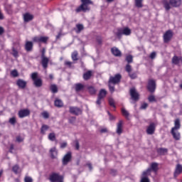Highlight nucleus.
<instances>
[{
  "label": "nucleus",
  "mask_w": 182,
  "mask_h": 182,
  "mask_svg": "<svg viewBox=\"0 0 182 182\" xmlns=\"http://www.w3.org/2000/svg\"><path fill=\"white\" fill-rule=\"evenodd\" d=\"M162 4L166 11H170L171 6L173 8H179V6H181L182 0H169V2L168 0H163Z\"/></svg>",
  "instance_id": "1"
},
{
  "label": "nucleus",
  "mask_w": 182,
  "mask_h": 182,
  "mask_svg": "<svg viewBox=\"0 0 182 182\" xmlns=\"http://www.w3.org/2000/svg\"><path fill=\"white\" fill-rule=\"evenodd\" d=\"M31 78L35 87H42V86H43V80H42V78L39 77L38 73L35 72L31 73Z\"/></svg>",
  "instance_id": "2"
},
{
  "label": "nucleus",
  "mask_w": 182,
  "mask_h": 182,
  "mask_svg": "<svg viewBox=\"0 0 182 182\" xmlns=\"http://www.w3.org/2000/svg\"><path fill=\"white\" fill-rule=\"evenodd\" d=\"M81 2L82 4L75 9V12H82H82H86V11H90V9L87 5H92L93 4L90 0H81Z\"/></svg>",
  "instance_id": "3"
},
{
  "label": "nucleus",
  "mask_w": 182,
  "mask_h": 182,
  "mask_svg": "<svg viewBox=\"0 0 182 182\" xmlns=\"http://www.w3.org/2000/svg\"><path fill=\"white\" fill-rule=\"evenodd\" d=\"M64 178L63 176L60 175V173L52 172L49 174L48 180L50 182H64Z\"/></svg>",
  "instance_id": "4"
},
{
  "label": "nucleus",
  "mask_w": 182,
  "mask_h": 182,
  "mask_svg": "<svg viewBox=\"0 0 182 182\" xmlns=\"http://www.w3.org/2000/svg\"><path fill=\"white\" fill-rule=\"evenodd\" d=\"M114 35L118 38V39H122V35H125V36H129V35H132V30L129 27L117 28V31L114 33Z\"/></svg>",
  "instance_id": "5"
},
{
  "label": "nucleus",
  "mask_w": 182,
  "mask_h": 182,
  "mask_svg": "<svg viewBox=\"0 0 182 182\" xmlns=\"http://www.w3.org/2000/svg\"><path fill=\"white\" fill-rule=\"evenodd\" d=\"M156 87L157 85L156 84V81L154 80L150 79L148 80L146 89L148 91H149L150 93H154V92H156Z\"/></svg>",
  "instance_id": "6"
},
{
  "label": "nucleus",
  "mask_w": 182,
  "mask_h": 182,
  "mask_svg": "<svg viewBox=\"0 0 182 182\" xmlns=\"http://www.w3.org/2000/svg\"><path fill=\"white\" fill-rule=\"evenodd\" d=\"M122 80V75L120 74H116L114 76L109 77L108 83L109 85H118V83Z\"/></svg>",
  "instance_id": "7"
},
{
  "label": "nucleus",
  "mask_w": 182,
  "mask_h": 182,
  "mask_svg": "<svg viewBox=\"0 0 182 182\" xmlns=\"http://www.w3.org/2000/svg\"><path fill=\"white\" fill-rule=\"evenodd\" d=\"M33 42L36 43H48V41H49V37L48 36H34L33 38Z\"/></svg>",
  "instance_id": "8"
},
{
  "label": "nucleus",
  "mask_w": 182,
  "mask_h": 182,
  "mask_svg": "<svg viewBox=\"0 0 182 182\" xmlns=\"http://www.w3.org/2000/svg\"><path fill=\"white\" fill-rule=\"evenodd\" d=\"M129 95L134 102H137L140 99V95L136 90V88L132 87L129 90Z\"/></svg>",
  "instance_id": "9"
},
{
  "label": "nucleus",
  "mask_w": 182,
  "mask_h": 182,
  "mask_svg": "<svg viewBox=\"0 0 182 182\" xmlns=\"http://www.w3.org/2000/svg\"><path fill=\"white\" fill-rule=\"evenodd\" d=\"M173 31L171 30L166 31L163 36L164 43H168V42L173 39Z\"/></svg>",
  "instance_id": "10"
},
{
  "label": "nucleus",
  "mask_w": 182,
  "mask_h": 182,
  "mask_svg": "<svg viewBox=\"0 0 182 182\" xmlns=\"http://www.w3.org/2000/svg\"><path fill=\"white\" fill-rule=\"evenodd\" d=\"M72 161V152L68 151L63 158L62 163L63 166H68V164Z\"/></svg>",
  "instance_id": "11"
},
{
  "label": "nucleus",
  "mask_w": 182,
  "mask_h": 182,
  "mask_svg": "<svg viewBox=\"0 0 182 182\" xmlns=\"http://www.w3.org/2000/svg\"><path fill=\"white\" fill-rule=\"evenodd\" d=\"M125 70L127 72L129 77L132 79H136L137 77V74L136 73H132V65L130 64H127L125 66Z\"/></svg>",
  "instance_id": "12"
},
{
  "label": "nucleus",
  "mask_w": 182,
  "mask_h": 182,
  "mask_svg": "<svg viewBox=\"0 0 182 182\" xmlns=\"http://www.w3.org/2000/svg\"><path fill=\"white\" fill-rule=\"evenodd\" d=\"M156 132V124L154 122H151L149 125L146 127V134L151 135Z\"/></svg>",
  "instance_id": "13"
},
{
  "label": "nucleus",
  "mask_w": 182,
  "mask_h": 182,
  "mask_svg": "<svg viewBox=\"0 0 182 182\" xmlns=\"http://www.w3.org/2000/svg\"><path fill=\"white\" fill-rule=\"evenodd\" d=\"M70 113L71 114H75V116H79V114H82V109L77 107H70Z\"/></svg>",
  "instance_id": "14"
},
{
  "label": "nucleus",
  "mask_w": 182,
  "mask_h": 182,
  "mask_svg": "<svg viewBox=\"0 0 182 182\" xmlns=\"http://www.w3.org/2000/svg\"><path fill=\"white\" fill-rule=\"evenodd\" d=\"M151 172V169H147L146 171H144L142 173V177L141 178V182H150V179H149V174Z\"/></svg>",
  "instance_id": "15"
},
{
  "label": "nucleus",
  "mask_w": 182,
  "mask_h": 182,
  "mask_svg": "<svg viewBox=\"0 0 182 182\" xmlns=\"http://www.w3.org/2000/svg\"><path fill=\"white\" fill-rule=\"evenodd\" d=\"M171 134H172L174 140L178 141L181 139V134L177 129H171Z\"/></svg>",
  "instance_id": "16"
},
{
  "label": "nucleus",
  "mask_w": 182,
  "mask_h": 182,
  "mask_svg": "<svg viewBox=\"0 0 182 182\" xmlns=\"http://www.w3.org/2000/svg\"><path fill=\"white\" fill-rule=\"evenodd\" d=\"M116 133L119 136L123 133V120H119L117 124Z\"/></svg>",
  "instance_id": "17"
},
{
  "label": "nucleus",
  "mask_w": 182,
  "mask_h": 182,
  "mask_svg": "<svg viewBox=\"0 0 182 182\" xmlns=\"http://www.w3.org/2000/svg\"><path fill=\"white\" fill-rule=\"evenodd\" d=\"M31 114V111L29 109H21L18 111V117L20 119H23V117H26Z\"/></svg>",
  "instance_id": "18"
},
{
  "label": "nucleus",
  "mask_w": 182,
  "mask_h": 182,
  "mask_svg": "<svg viewBox=\"0 0 182 182\" xmlns=\"http://www.w3.org/2000/svg\"><path fill=\"white\" fill-rule=\"evenodd\" d=\"M24 49L26 52H32L33 50V42L26 41L24 45Z\"/></svg>",
  "instance_id": "19"
},
{
  "label": "nucleus",
  "mask_w": 182,
  "mask_h": 182,
  "mask_svg": "<svg viewBox=\"0 0 182 182\" xmlns=\"http://www.w3.org/2000/svg\"><path fill=\"white\" fill-rule=\"evenodd\" d=\"M172 63L173 65H178V66H180L181 65H182V57L174 55L172 58Z\"/></svg>",
  "instance_id": "20"
},
{
  "label": "nucleus",
  "mask_w": 182,
  "mask_h": 182,
  "mask_svg": "<svg viewBox=\"0 0 182 182\" xmlns=\"http://www.w3.org/2000/svg\"><path fill=\"white\" fill-rule=\"evenodd\" d=\"M74 89L76 93H79V92H83V90H85V85L82 83H76L74 85Z\"/></svg>",
  "instance_id": "21"
},
{
  "label": "nucleus",
  "mask_w": 182,
  "mask_h": 182,
  "mask_svg": "<svg viewBox=\"0 0 182 182\" xmlns=\"http://www.w3.org/2000/svg\"><path fill=\"white\" fill-rule=\"evenodd\" d=\"M111 53H112V55L117 58H120V56H122V51H120V50L116 47L111 48Z\"/></svg>",
  "instance_id": "22"
},
{
  "label": "nucleus",
  "mask_w": 182,
  "mask_h": 182,
  "mask_svg": "<svg viewBox=\"0 0 182 182\" xmlns=\"http://www.w3.org/2000/svg\"><path fill=\"white\" fill-rule=\"evenodd\" d=\"M181 127V123L179 118H176L174 121V127L171 128V130H180Z\"/></svg>",
  "instance_id": "23"
},
{
  "label": "nucleus",
  "mask_w": 182,
  "mask_h": 182,
  "mask_svg": "<svg viewBox=\"0 0 182 182\" xmlns=\"http://www.w3.org/2000/svg\"><path fill=\"white\" fill-rule=\"evenodd\" d=\"M156 153L159 156H166L168 153V149L167 148H158L156 149Z\"/></svg>",
  "instance_id": "24"
},
{
  "label": "nucleus",
  "mask_w": 182,
  "mask_h": 182,
  "mask_svg": "<svg viewBox=\"0 0 182 182\" xmlns=\"http://www.w3.org/2000/svg\"><path fill=\"white\" fill-rule=\"evenodd\" d=\"M49 64V58L48 57H41V65L44 69L48 68Z\"/></svg>",
  "instance_id": "25"
},
{
  "label": "nucleus",
  "mask_w": 182,
  "mask_h": 182,
  "mask_svg": "<svg viewBox=\"0 0 182 182\" xmlns=\"http://www.w3.org/2000/svg\"><path fill=\"white\" fill-rule=\"evenodd\" d=\"M33 15L29 13H26L23 14L24 22H31V21H33Z\"/></svg>",
  "instance_id": "26"
},
{
  "label": "nucleus",
  "mask_w": 182,
  "mask_h": 182,
  "mask_svg": "<svg viewBox=\"0 0 182 182\" xmlns=\"http://www.w3.org/2000/svg\"><path fill=\"white\" fill-rule=\"evenodd\" d=\"M92 76H93V72L92 70H88L83 74L82 77L84 80H89Z\"/></svg>",
  "instance_id": "27"
},
{
  "label": "nucleus",
  "mask_w": 182,
  "mask_h": 182,
  "mask_svg": "<svg viewBox=\"0 0 182 182\" xmlns=\"http://www.w3.org/2000/svg\"><path fill=\"white\" fill-rule=\"evenodd\" d=\"M16 85L21 89H25L26 87V81L21 79H18L16 82Z\"/></svg>",
  "instance_id": "28"
},
{
  "label": "nucleus",
  "mask_w": 182,
  "mask_h": 182,
  "mask_svg": "<svg viewBox=\"0 0 182 182\" xmlns=\"http://www.w3.org/2000/svg\"><path fill=\"white\" fill-rule=\"evenodd\" d=\"M181 173H182V166L181 164H177L175 172H174V176L177 177V176H180Z\"/></svg>",
  "instance_id": "29"
},
{
  "label": "nucleus",
  "mask_w": 182,
  "mask_h": 182,
  "mask_svg": "<svg viewBox=\"0 0 182 182\" xmlns=\"http://www.w3.org/2000/svg\"><path fill=\"white\" fill-rule=\"evenodd\" d=\"M50 154L51 159H56V156H58V150H56V147L51 148L50 149Z\"/></svg>",
  "instance_id": "30"
},
{
  "label": "nucleus",
  "mask_w": 182,
  "mask_h": 182,
  "mask_svg": "<svg viewBox=\"0 0 182 182\" xmlns=\"http://www.w3.org/2000/svg\"><path fill=\"white\" fill-rule=\"evenodd\" d=\"M106 95H107V91H106L105 89H101L97 97L100 99H105V97H106Z\"/></svg>",
  "instance_id": "31"
},
{
  "label": "nucleus",
  "mask_w": 182,
  "mask_h": 182,
  "mask_svg": "<svg viewBox=\"0 0 182 182\" xmlns=\"http://www.w3.org/2000/svg\"><path fill=\"white\" fill-rule=\"evenodd\" d=\"M149 170H153L154 173H157V171H159V164L153 162L151 164V168H149Z\"/></svg>",
  "instance_id": "32"
},
{
  "label": "nucleus",
  "mask_w": 182,
  "mask_h": 182,
  "mask_svg": "<svg viewBox=\"0 0 182 182\" xmlns=\"http://www.w3.org/2000/svg\"><path fill=\"white\" fill-rule=\"evenodd\" d=\"M54 106H55V107H63V102L61 100L55 99Z\"/></svg>",
  "instance_id": "33"
},
{
  "label": "nucleus",
  "mask_w": 182,
  "mask_h": 182,
  "mask_svg": "<svg viewBox=\"0 0 182 182\" xmlns=\"http://www.w3.org/2000/svg\"><path fill=\"white\" fill-rule=\"evenodd\" d=\"M50 92H52L53 93H58V85H55V84H52L50 85Z\"/></svg>",
  "instance_id": "34"
},
{
  "label": "nucleus",
  "mask_w": 182,
  "mask_h": 182,
  "mask_svg": "<svg viewBox=\"0 0 182 182\" xmlns=\"http://www.w3.org/2000/svg\"><path fill=\"white\" fill-rule=\"evenodd\" d=\"M49 130V126L46 124H43L41 128V134H46V132Z\"/></svg>",
  "instance_id": "35"
},
{
  "label": "nucleus",
  "mask_w": 182,
  "mask_h": 182,
  "mask_svg": "<svg viewBox=\"0 0 182 182\" xmlns=\"http://www.w3.org/2000/svg\"><path fill=\"white\" fill-rule=\"evenodd\" d=\"M48 139L50 140V141H55V144H58V140H56V135L55 133H50L48 134Z\"/></svg>",
  "instance_id": "36"
},
{
  "label": "nucleus",
  "mask_w": 182,
  "mask_h": 182,
  "mask_svg": "<svg viewBox=\"0 0 182 182\" xmlns=\"http://www.w3.org/2000/svg\"><path fill=\"white\" fill-rule=\"evenodd\" d=\"M76 28H77V29H75L76 33H80V31L85 29V26H83V24H80V23L76 24Z\"/></svg>",
  "instance_id": "37"
},
{
  "label": "nucleus",
  "mask_w": 182,
  "mask_h": 182,
  "mask_svg": "<svg viewBox=\"0 0 182 182\" xmlns=\"http://www.w3.org/2000/svg\"><path fill=\"white\" fill-rule=\"evenodd\" d=\"M79 53H77V50L74 51L72 54H71V59L72 60H73V62H76V60H79V58H77Z\"/></svg>",
  "instance_id": "38"
},
{
  "label": "nucleus",
  "mask_w": 182,
  "mask_h": 182,
  "mask_svg": "<svg viewBox=\"0 0 182 182\" xmlns=\"http://www.w3.org/2000/svg\"><path fill=\"white\" fill-rule=\"evenodd\" d=\"M87 90L90 93V95H96V88H95V87L93 86H88L87 87Z\"/></svg>",
  "instance_id": "39"
},
{
  "label": "nucleus",
  "mask_w": 182,
  "mask_h": 182,
  "mask_svg": "<svg viewBox=\"0 0 182 182\" xmlns=\"http://www.w3.org/2000/svg\"><path fill=\"white\" fill-rule=\"evenodd\" d=\"M144 0H134L135 6L136 8H143Z\"/></svg>",
  "instance_id": "40"
},
{
  "label": "nucleus",
  "mask_w": 182,
  "mask_h": 182,
  "mask_svg": "<svg viewBox=\"0 0 182 182\" xmlns=\"http://www.w3.org/2000/svg\"><path fill=\"white\" fill-rule=\"evenodd\" d=\"M125 60L127 62V65H130V63H133V55H128L125 58Z\"/></svg>",
  "instance_id": "41"
},
{
  "label": "nucleus",
  "mask_w": 182,
  "mask_h": 182,
  "mask_svg": "<svg viewBox=\"0 0 182 182\" xmlns=\"http://www.w3.org/2000/svg\"><path fill=\"white\" fill-rule=\"evenodd\" d=\"M19 170H21V168H19V165L18 164H16L12 167V171L14 174H18V173H19Z\"/></svg>",
  "instance_id": "42"
},
{
  "label": "nucleus",
  "mask_w": 182,
  "mask_h": 182,
  "mask_svg": "<svg viewBox=\"0 0 182 182\" xmlns=\"http://www.w3.org/2000/svg\"><path fill=\"white\" fill-rule=\"evenodd\" d=\"M122 112V116H124V117H126V119H129V116H130V114L128 112L127 110H126V109L122 108L121 109Z\"/></svg>",
  "instance_id": "43"
},
{
  "label": "nucleus",
  "mask_w": 182,
  "mask_h": 182,
  "mask_svg": "<svg viewBox=\"0 0 182 182\" xmlns=\"http://www.w3.org/2000/svg\"><path fill=\"white\" fill-rule=\"evenodd\" d=\"M108 103L111 107H114V109H116V104L114 103V100L113 98H109L108 100Z\"/></svg>",
  "instance_id": "44"
},
{
  "label": "nucleus",
  "mask_w": 182,
  "mask_h": 182,
  "mask_svg": "<svg viewBox=\"0 0 182 182\" xmlns=\"http://www.w3.org/2000/svg\"><path fill=\"white\" fill-rule=\"evenodd\" d=\"M10 75L12 77H18L19 76V73H18V70H11Z\"/></svg>",
  "instance_id": "45"
},
{
  "label": "nucleus",
  "mask_w": 182,
  "mask_h": 182,
  "mask_svg": "<svg viewBox=\"0 0 182 182\" xmlns=\"http://www.w3.org/2000/svg\"><path fill=\"white\" fill-rule=\"evenodd\" d=\"M11 55H13L14 58H18L19 57V53L18 52V50H16L15 48H12Z\"/></svg>",
  "instance_id": "46"
},
{
  "label": "nucleus",
  "mask_w": 182,
  "mask_h": 182,
  "mask_svg": "<svg viewBox=\"0 0 182 182\" xmlns=\"http://www.w3.org/2000/svg\"><path fill=\"white\" fill-rule=\"evenodd\" d=\"M9 123H10V124H12L13 126H15V124L16 123V117H13L10 118L9 120Z\"/></svg>",
  "instance_id": "47"
},
{
  "label": "nucleus",
  "mask_w": 182,
  "mask_h": 182,
  "mask_svg": "<svg viewBox=\"0 0 182 182\" xmlns=\"http://www.w3.org/2000/svg\"><path fill=\"white\" fill-rule=\"evenodd\" d=\"M65 66H67L68 68H69L70 69L73 68V63L70 62V61H65L64 63Z\"/></svg>",
  "instance_id": "48"
},
{
  "label": "nucleus",
  "mask_w": 182,
  "mask_h": 182,
  "mask_svg": "<svg viewBox=\"0 0 182 182\" xmlns=\"http://www.w3.org/2000/svg\"><path fill=\"white\" fill-rule=\"evenodd\" d=\"M109 174L113 177H116V175L117 174V170L111 168L109 171Z\"/></svg>",
  "instance_id": "49"
},
{
  "label": "nucleus",
  "mask_w": 182,
  "mask_h": 182,
  "mask_svg": "<svg viewBox=\"0 0 182 182\" xmlns=\"http://www.w3.org/2000/svg\"><path fill=\"white\" fill-rule=\"evenodd\" d=\"M148 100L151 103H153V102H157V100H156V97H154V95H149L148 97Z\"/></svg>",
  "instance_id": "50"
},
{
  "label": "nucleus",
  "mask_w": 182,
  "mask_h": 182,
  "mask_svg": "<svg viewBox=\"0 0 182 182\" xmlns=\"http://www.w3.org/2000/svg\"><path fill=\"white\" fill-rule=\"evenodd\" d=\"M147 107H149V104L144 102L141 105L140 109H141V110H146V109H147Z\"/></svg>",
  "instance_id": "51"
},
{
  "label": "nucleus",
  "mask_w": 182,
  "mask_h": 182,
  "mask_svg": "<svg viewBox=\"0 0 182 182\" xmlns=\"http://www.w3.org/2000/svg\"><path fill=\"white\" fill-rule=\"evenodd\" d=\"M41 115L44 119H49V113L46 111H44L43 112H42Z\"/></svg>",
  "instance_id": "52"
},
{
  "label": "nucleus",
  "mask_w": 182,
  "mask_h": 182,
  "mask_svg": "<svg viewBox=\"0 0 182 182\" xmlns=\"http://www.w3.org/2000/svg\"><path fill=\"white\" fill-rule=\"evenodd\" d=\"M24 182H33V179L31 176H25Z\"/></svg>",
  "instance_id": "53"
},
{
  "label": "nucleus",
  "mask_w": 182,
  "mask_h": 182,
  "mask_svg": "<svg viewBox=\"0 0 182 182\" xmlns=\"http://www.w3.org/2000/svg\"><path fill=\"white\" fill-rule=\"evenodd\" d=\"M156 56H157V53L156 51H154L150 54L149 58L150 59H156Z\"/></svg>",
  "instance_id": "54"
},
{
  "label": "nucleus",
  "mask_w": 182,
  "mask_h": 182,
  "mask_svg": "<svg viewBox=\"0 0 182 182\" xmlns=\"http://www.w3.org/2000/svg\"><path fill=\"white\" fill-rule=\"evenodd\" d=\"M75 122H76V117H70L69 123H70L71 124H73V123H75Z\"/></svg>",
  "instance_id": "55"
},
{
  "label": "nucleus",
  "mask_w": 182,
  "mask_h": 182,
  "mask_svg": "<svg viewBox=\"0 0 182 182\" xmlns=\"http://www.w3.org/2000/svg\"><path fill=\"white\" fill-rule=\"evenodd\" d=\"M109 90L110 93H114V86H112L109 84Z\"/></svg>",
  "instance_id": "56"
},
{
  "label": "nucleus",
  "mask_w": 182,
  "mask_h": 182,
  "mask_svg": "<svg viewBox=\"0 0 182 182\" xmlns=\"http://www.w3.org/2000/svg\"><path fill=\"white\" fill-rule=\"evenodd\" d=\"M16 141H18V143H22V141H23V138L21 136H16Z\"/></svg>",
  "instance_id": "57"
},
{
  "label": "nucleus",
  "mask_w": 182,
  "mask_h": 182,
  "mask_svg": "<svg viewBox=\"0 0 182 182\" xmlns=\"http://www.w3.org/2000/svg\"><path fill=\"white\" fill-rule=\"evenodd\" d=\"M102 100H103L102 98H99V97H97L96 105H98V106H100V105H102Z\"/></svg>",
  "instance_id": "58"
},
{
  "label": "nucleus",
  "mask_w": 182,
  "mask_h": 182,
  "mask_svg": "<svg viewBox=\"0 0 182 182\" xmlns=\"http://www.w3.org/2000/svg\"><path fill=\"white\" fill-rule=\"evenodd\" d=\"M80 149V145L79 144V141L75 140V150H79Z\"/></svg>",
  "instance_id": "59"
},
{
  "label": "nucleus",
  "mask_w": 182,
  "mask_h": 182,
  "mask_svg": "<svg viewBox=\"0 0 182 182\" xmlns=\"http://www.w3.org/2000/svg\"><path fill=\"white\" fill-rule=\"evenodd\" d=\"M45 53H46V50L45 48H43L41 50V58H45L46 55H45Z\"/></svg>",
  "instance_id": "60"
},
{
  "label": "nucleus",
  "mask_w": 182,
  "mask_h": 182,
  "mask_svg": "<svg viewBox=\"0 0 182 182\" xmlns=\"http://www.w3.org/2000/svg\"><path fill=\"white\" fill-rule=\"evenodd\" d=\"M67 146H68L67 142H63L60 144V149H65V147H67Z\"/></svg>",
  "instance_id": "61"
},
{
  "label": "nucleus",
  "mask_w": 182,
  "mask_h": 182,
  "mask_svg": "<svg viewBox=\"0 0 182 182\" xmlns=\"http://www.w3.org/2000/svg\"><path fill=\"white\" fill-rule=\"evenodd\" d=\"M4 33H5V29H4V27L0 26V36L4 35Z\"/></svg>",
  "instance_id": "62"
},
{
  "label": "nucleus",
  "mask_w": 182,
  "mask_h": 182,
  "mask_svg": "<svg viewBox=\"0 0 182 182\" xmlns=\"http://www.w3.org/2000/svg\"><path fill=\"white\" fill-rule=\"evenodd\" d=\"M14 146L13 144H11L10 145L9 153H11V154L14 153Z\"/></svg>",
  "instance_id": "63"
},
{
  "label": "nucleus",
  "mask_w": 182,
  "mask_h": 182,
  "mask_svg": "<svg viewBox=\"0 0 182 182\" xmlns=\"http://www.w3.org/2000/svg\"><path fill=\"white\" fill-rule=\"evenodd\" d=\"M97 42L99 43V45H102V38L97 37Z\"/></svg>",
  "instance_id": "64"
}]
</instances>
